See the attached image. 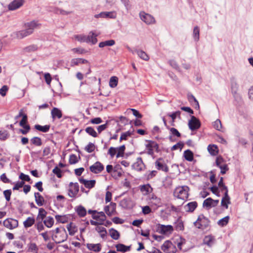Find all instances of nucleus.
<instances>
[{"instance_id":"obj_1","label":"nucleus","mask_w":253,"mask_h":253,"mask_svg":"<svg viewBox=\"0 0 253 253\" xmlns=\"http://www.w3.org/2000/svg\"><path fill=\"white\" fill-rule=\"evenodd\" d=\"M41 24L37 21L33 20L25 24V29L13 33V37L17 39H23L31 35L35 29L39 28Z\"/></svg>"},{"instance_id":"obj_30","label":"nucleus","mask_w":253,"mask_h":253,"mask_svg":"<svg viewBox=\"0 0 253 253\" xmlns=\"http://www.w3.org/2000/svg\"><path fill=\"white\" fill-rule=\"evenodd\" d=\"M67 229L69 231V235L71 236L74 235L77 231V227L71 222L67 225Z\"/></svg>"},{"instance_id":"obj_2","label":"nucleus","mask_w":253,"mask_h":253,"mask_svg":"<svg viewBox=\"0 0 253 253\" xmlns=\"http://www.w3.org/2000/svg\"><path fill=\"white\" fill-rule=\"evenodd\" d=\"M210 220L203 214L199 215L197 220L194 222L195 227L202 230L207 229L210 226Z\"/></svg>"},{"instance_id":"obj_45","label":"nucleus","mask_w":253,"mask_h":253,"mask_svg":"<svg viewBox=\"0 0 253 253\" xmlns=\"http://www.w3.org/2000/svg\"><path fill=\"white\" fill-rule=\"evenodd\" d=\"M200 30L198 26H195L193 30V38L195 41L197 42L199 40Z\"/></svg>"},{"instance_id":"obj_60","label":"nucleus","mask_w":253,"mask_h":253,"mask_svg":"<svg viewBox=\"0 0 253 253\" xmlns=\"http://www.w3.org/2000/svg\"><path fill=\"white\" fill-rule=\"evenodd\" d=\"M52 172L56 174L58 178L62 177L61 170L58 167H55L52 170Z\"/></svg>"},{"instance_id":"obj_17","label":"nucleus","mask_w":253,"mask_h":253,"mask_svg":"<svg viewBox=\"0 0 253 253\" xmlns=\"http://www.w3.org/2000/svg\"><path fill=\"white\" fill-rule=\"evenodd\" d=\"M80 183L83 184L87 188H92L94 187L96 181L95 180H87L83 178L79 179Z\"/></svg>"},{"instance_id":"obj_36","label":"nucleus","mask_w":253,"mask_h":253,"mask_svg":"<svg viewBox=\"0 0 253 253\" xmlns=\"http://www.w3.org/2000/svg\"><path fill=\"white\" fill-rule=\"evenodd\" d=\"M55 218L57 222L65 223L68 222V217L66 215H56Z\"/></svg>"},{"instance_id":"obj_57","label":"nucleus","mask_w":253,"mask_h":253,"mask_svg":"<svg viewBox=\"0 0 253 253\" xmlns=\"http://www.w3.org/2000/svg\"><path fill=\"white\" fill-rule=\"evenodd\" d=\"M78 162V158L75 154H72L70 156L69 163L71 165L75 164Z\"/></svg>"},{"instance_id":"obj_31","label":"nucleus","mask_w":253,"mask_h":253,"mask_svg":"<svg viewBox=\"0 0 253 253\" xmlns=\"http://www.w3.org/2000/svg\"><path fill=\"white\" fill-rule=\"evenodd\" d=\"M214 239L211 236H206L204 239V243L209 247H211L214 243Z\"/></svg>"},{"instance_id":"obj_41","label":"nucleus","mask_w":253,"mask_h":253,"mask_svg":"<svg viewBox=\"0 0 253 253\" xmlns=\"http://www.w3.org/2000/svg\"><path fill=\"white\" fill-rule=\"evenodd\" d=\"M76 211L78 214L81 217H84L86 214V211L85 209L82 206H79L77 208Z\"/></svg>"},{"instance_id":"obj_27","label":"nucleus","mask_w":253,"mask_h":253,"mask_svg":"<svg viewBox=\"0 0 253 253\" xmlns=\"http://www.w3.org/2000/svg\"><path fill=\"white\" fill-rule=\"evenodd\" d=\"M35 222V220L33 217H28L27 219L24 221L23 225L25 228L31 227Z\"/></svg>"},{"instance_id":"obj_58","label":"nucleus","mask_w":253,"mask_h":253,"mask_svg":"<svg viewBox=\"0 0 253 253\" xmlns=\"http://www.w3.org/2000/svg\"><path fill=\"white\" fill-rule=\"evenodd\" d=\"M152 189L151 186L149 185H143L141 187L140 190L141 192H145L146 194H147L150 192V190Z\"/></svg>"},{"instance_id":"obj_29","label":"nucleus","mask_w":253,"mask_h":253,"mask_svg":"<svg viewBox=\"0 0 253 253\" xmlns=\"http://www.w3.org/2000/svg\"><path fill=\"white\" fill-rule=\"evenodd\" d=\"M47 212L43 208H40L39 210L38 215L37 219L40 221H42L43 219L46 217Z\"/></svg>"},{"instance_id":"obj_47","label":"nucleus","mask_w":253,"mask_h":253,"mask_svg":"<svg viewBox=\"0 0 253 253\" xmlns=\"http://www.w3.org/2000/svg\"><path fill=\"white\" fill-rule=\"evenodd\" d=\"M229 219V217L228 216H226L218 220L217 223L219 225L223 227L228 223Z\"/></svg>"},{"instance_id":"obj_61","label":"nucleus","mask_w":253,"mask_h":253,"mask_svg":"<svg viewBox=\"0 0 253 253\" xmlns=\"http://www.w3.org/2000/svg\"><path fill=\"white\" fill-rule=\"evenodd\" d=\"M122 175V173L121 171H118L116 168H115L114 169L113 171V173H112V176L115 178H117L119 177H121Z\"/></svg>"},{"instance_id":"obj_37","label":"nucleus","mask_w":253,"mask_h":253,"mask_svg":"<svg viewBox=\"0 0 253 253\" xmlns=\"http://www.w3.org/2000/svg\"><path fill=\"white\" fill-rule=\"evenodd\" d=\"M115 44V42L113 40L106 41L100 42L99 43V47L100 48L104 47L106 46H113Z\"/></svg>"},{"instance_id":"obj_40","label":"nucleus","mask_w":253,"mask_h":253,"mask_svg":"<svg viewBox=\"0 0 253 253\" xmlns=\"http://www.w3.org/2000/svg\"><path fill=\"white\" fill-rule=\"evenodd\" d=\"M208 150L209 153L213 156L216 155L218 153V148L215 145H209Z\"/></svg>"},{"instance_id":"obj_62","label":"nucleus","mask_w":253,"mask_h":253,"mask_svg":"<svg viewBox=\"0 0 253 253\" xmlns=\"http://www.w3.org/2000/svg\"><path fill=\"white\" fill-rule=\"evenodd\" d=\"M25 184V182L23 181L17 182L13 187V190H17L20 188L22 187Z\"/></svg>"},{"instance_id":"obj_26","label":"nucleus","mask_w":253,"mask_h":253,"mask_svg":"<svg viewBox=\"0 0 253 253\" xmlns=\"http://www.w3.org/2000/svg\"><path fill=\"white\" fill-rule=\"evenodd\" d=\"M183 156L185 160L189 162H192L193 160V153L189 149L186 150L184 152Z\"/></svg>"},{"instance_id":"obj_56","label":"nucleus","mask_w":253,"mask_h":253,"mask_svg":"<svg viewBox=\"0 0 253 253\" xmlns=\"http://www.w3.org/2000/svg\"><path fill=\"white\" fill-rule=\"evenodd\" d=\"M213 126L214 128L218 130H220L222 127L221 121L219 119H217L215 122H214Z\"/></svg>"},{"instance_id":"obj_21","label":"nucleus","mask_w":253,"mask_h":253,"mask_svg":"<svg viewBox=\"0 0 253 253\" xmlns=\"http://www.w3.org/2000/svg\"><path fill=\"white\" fill-rule=\"evenodd\" d=\"M92 218L94 219H96L99 222H100L103 224V222L106 220V217L104 212L101 211L98 212L97 215L93 214Z\"/></svg>"},{"instance_id":"obj_4","label":"nucleus","mask_w":253,"mask_h":253,"mask_svg":"<svg viewBox=\"0 0 253 253\" xmlns=\"http://www.w3.org/2000/svg\"><path fill=\"white\" fill-rule=\"evenodd\" d=\"M156 231L162 235H169L173 232V228L170 225H165L158 224L156 226Z\"/></svg>"},{"instance_id":"obj_59","label":"nucleus","mask_w":253,"mask_h":253,"mask_svg":"<svg viewBox=\"0 0 253 253\" xmlns=\"http://www.w3.org/2000/svg\"><path fill=\"white\" fill-rule=\"evenodd\" d=\"M27 116L26 114H25L22 117V120L19 122V125L20 126H27Z\"/></svg>"},{"instance_id":"obj_39","label":"nucleus","mask_w":253,"mask_h":253,"mask_svg":"<svg viewBox=\"0 0 253 253\" xmlns=\"http://www.w3.org/2000/svg\"><path fill=\"white\" fill-rule=\"evenodd\" d=\"M31 143L36 146H41L42 145V141L41 138L35 136L30 140Z\"/></svg>"},{"instance_id":"obj_44","label":"nucleus","mask_w":253,"mask_h":253,"mask_svg":"<svg viewBox=\"0 0 253 253\" xmlns=\"http://www.w3.org/2000/svg\"><path fill=\"white\" fill-rule=\"evenodd\" d=\"M88 37L89 38V42H91L93 44H94L97 42V39L96 38L97 35H95L92 32L89 33Z\"/></svg>"},{"instance_id":"obj_53","label":"nucleus","mask_w":253,"mask_h":253,"mask_svg":"<svg viewBox=\"0 0 253 253\" xmlns=\"http://www.w3.org/2000/svg\"><path fill=\"white\" fill-rule=\"evenodd\" d=\"M11 193L12 192L10 189L6 190L3 191V195L7 202H9L10 200Z\"/></svg>"},{"instance_id":"obj_34","label":"nucleus","mask_w":253,"mask_h":253,"mask_svg":"<svg viewBox=\"0 0 253 253\" xmlns=\"http://www.w3.org/2000/svg\"><path fill=\"white\" fill-rule=\"evenodd\" d=\"M44 225L48 228H50L54 224L53 218L51 216H47L43 220Z\"/></svg>"},{"instance_id":"obj_35","label":"nucleus","mask_w":253,"mask_h":253,"mask_svg":"<svg viewBox=\"0 0 253 253\" xmlns=\"http://www.w3.org/2000/svg\"><path fill=\"white\" fill-rule=\"evenodd\" d=\"M75 39L80 42H84L86 43L89 42V38L88 36L85 35H76L75 36Z\"/></svg>"},{"instance_id":"obj_6","label":"nucleus","mask_w":253,"mask_h":253,"mask_svg":"<svg viewBox=\"0 0 253 253\" xmlns=\"http://www.w3.org/2000/svg\"><path fill=\"white\" fill-rule=\"evenodd\" d=\"M79 191V185L78 183L70 182L68 189V195L71 198H75Z\"/></svg>"},{"instance_id":"obj_55","label":"nucleus","mask_w":253,"mask_h":253,"mask_svg":"<svg viewBox=\"0 0 253 253\" xmlns=\"http://www.w3.org/2000/svg\"><path fill=\"white\" fill-rule=\"evenodd\" d=\"M180 114H181L180 111H176V112L173 113L172 114L169 115V117H170L171 118V119L172 120V123L171 124L172 126H174L173 122H174V120L175 119L176 117H178L179 118L180 117Z\"/></svg>"},{"instance_id":"obj_15","label":"nucleus","mask_w":253,"mask_h":253,"mask_svg":"<svg viewBox=\"0 0 253 253\" xmlns=\"http://www.w3.org/2000/svg\"><path fill=\"white\" fill-rule=\"evenodd\" d=\"M155 167L158 170H161L165 172L169 170V168L162 159H159L155 162Z\"/></svg>"},{"instance_id":"obj_9","label":"nucleus","mask_w":253,"mask_h":253,"mask_svg":"<svg viewBox=\"0 0 253 253\" xmlns=\"http://www.w3.org/2000/svg\"><path fill=\"white\" fill-rule=\"evenodd\" d=\"M61 235L60 238L57 235L52 234V238L56 243H60L64 242L67 239L68 235L66 231L64 228L62 229V232L61 233Z\"/></svg>"},{"instance_id":"obj_54","label":"nucleus","mask_w":253,"mask_h":253,"mask_svg":"<svg viewBox=\"0 0 253 253\" xmlns=\"http://www.w3.org/2000/svg\"><path fill=\"white\" fill-rule=\"evenodd\" d=\"M38 47L36 45H31L24 48V51L25 52H32L35 51L37 49Z\"/></svg>"},{"instance_id":"obj_8","label":"nucleus","mask_w":253,"mask_h":253,"mask_svg":"<svg viewBox=\"0 0 253 253\" xmlns=\"http://www.w3.org/2000/svg\"><path fill=\"white\" fill-rule=\"evenodd\" d=\"M117 17V14L115 11L110 12H102L99 14H95L94 17L96 18H109L111 19H115Z\"/></svg>"},{"instance_id":"obj_10","label":"nucleus","mask_w":253,"mask_h":253,"mask_svg":"<svg viewBox=\"0 0 253 253\" xmlns=\"http://www.w3.org/2000/svg\"><path fill=\"white\" fill-rule=\"evenodd\" d=\"M116 204L111 202L110 204L104 207V211L108 216H111L116 212Z\"/></svg>"},{"instance_id":"obj_42","label":"nucleus","mask_w":253,"mask_h":253,"mask_svg":"<svg viewBox=\"0 0 253 253\" xmlns=\"http://www.w3.org/2000/svg\"><path fill=\"white\" fill-rule=\"evenodd\" d=\"M85 131L86 133H87L89 135H91L93 137H97V132L94 129V128L91 126L87 127L85 129Z\"/></svg>"},{"instance_id":"obj_19","label":"nucleus","mask_w":253,"mask_h":253,"mask_svg":"<svg viewBox=\"0 0 253 253\" xmlns=\"http://www.w3.org/2000/svg\"><path fill=\"white\" fill-rule=\"evenodd\" d=\"M197 206L198 204L196 202H191L184 206V209L186 211L193 212L197 207Z\"/></svg>"},{"instance_id":"obj_16","label":"nucleus","mask_w":253,"mask_h":253,"mask_svg":"<svg viewBox=\"0 0 253 253\" xmlns=\"http://www.w3.org/2000/svg\"><path fill=\"white\" fill-rule=\"evenodd\" d=\"M132 167L133 169L137 171L142 170L145 168V165L142 158L140 157L137 158L136 161L132 165Z\"/></svg>"},{"instance_id":"obj_28","label":"nucleus","mask_w":253,"mask_h":253,"mask_svg":"<svg viewBox=\"0 0 253 253\" xmlns=\"http://www.w3.org/2000/svg\"><path fill=\"white\" fill-rule=\"evenodd\" d=\"M87 63H88V61L85 59L82 58H74L72 59L71 65L72 66H73L74 65H78L80 63L85 64Z\"/></svg>"},{"instance_id":"obj_12","label":"nucleus","mask_w":253,"mask_h":253,"mask_svg":"<svg viewBox=\"0 0 253 253\" xmlns=\"http://www.w3.org/2000/svg\"><path fill=\"white\" fill-rule=\"evenodd\" d=\"M140 17L141 19L147 24H151L155 22L154 17L149 14L140 12Z\"/></svg>"},{"instance_id":"obj_24","label":"nucleus","mask_w":253,"mask_h":253,"mask_svg":"<svg viewBox=\"0 0 253 253\" xmlns=\"http://www.w3.org/2000/svg\"><path fill=\"white\" fill-rule=\"evenodd\" d=\"M133 53H136L141 59L147 61L149 59V56L143 50L136 49Z\"/></svg>"},{"instance_id":"obj_11","label":"nucleus","mask_w":253,"mask_h":253,"mask_svg":"<svg viewBox=\"0 0 253 253\" xmlns=\"http://www.w3.org/2000/svg\"><path fill=\"white\" fill-rule=\"evenodd\" d=\"M3 225L10 229L15 228L18 226V221L13 219H7L3 222Z\"/></svg>"},{"instance_id":"obj_64","label":"nucleus","mask_w":253,"mask_h":253,"mask_svg":"<svg viewBox=\"0 0 253 253\" xmlns=\"http://www.w3.org/2000/svg\"><path fill=\"white\" fill-rule=\"evenodd\" d=\"M183 147V144L182 142H178L177 144L174 145L171 148L172 151L180 149L181 150Z\"/></svg>"},{"instance_id":"obj_51","label":"nucleus","mask_w":253,"mask_h":253,"mask_svg":"<svg viewBox=\"0 0 253 253\" xmlns=\"http://www.w3.org/2000/svg\"><path fill=\"white\" fill-rule=\"evenodd\" d=\"M95 149V145L92 143H89L87 146L85 147V150L88 153L92 152Z\"/></svg>"},{"instance_id":"obj_63","label":"nucleus","mask_w":253,"mask_h":253,"mask_svg":"<svg viewBox=\"0 0 253 253\" xmlns=\"http://www.w3.org/2000/svg\"><path fill=\"white\" fill-rule=\"evenodd\" d=\"M19 178L20 179H21L22 181H23L24 182V181H28L29 182L31 180V179H30V178L29 175L25 174L23 173H21L20 174Z\"/></svg>"},{"instance_id":"obj_33","label":"nucleus","mask_w":253,"mask_h":253,"mask_svg":"<svg viewBox=\"0 0 253 253\" xmlns=\"http://www.w3.org/2000/svg\"><path fill=\"white\" fill-rule=\"evenodd\" d=\"M203 205V207H206L208 209L211 207H214V206H213V199L211 198H208L206 199L204 201Z\"/></svg>"},{"instance_id":"obj_48","label":"nucleus","mask_w":253,"mask_h":253,"mask_svg":"<svg viewBox=\"0 0 253 253\" xmlns=\"http://www.w3.org/2000/svg\"><path fill=\"white\" fill-rule=\"evenodd\" d=\"M188 98L190 102H192V101L194 102V103L195 104V108L196 109L199 108L200 106H199L198 101L192 94H188Z\"/></svg>"},{"instance_id":"obj_22","label":"nucleus","mask_w":253,"mask_h":253,"mask_svg":"<svg viewBox=\"0 0 253 253\" xmlns=\"http://www.w3.org/2000/svg\"><path fill=\"white\" fill-rule=\"evenodd\" d=\"M86 247L88 250L95 252H99L101 249V246L100 244H87Z\"/></svg>"},{"instance_id":"obj_18","label":"nucleus","mask_w":253,"mask_h":253,"mask_svg":"<svg viewBox=\"0 0 253 253\" xmlns=\"http://www.w3.org/2000/svg\"><path fill=\"white\" fill-rule=\"evenodd\" d=\"M51 117L53 120L56 119H60L62 117V113L61 110L56 107H54L51 111Z\"/></svg>"},{"instance_id":"obj_52","label":"nucleus","mask_w":253,"mask_h":253,"mask_svg":"<svg viewBox=\"0 0 253 253\" xmlns=\"http://www.w3.org/2000/svg\"><path fill=\"white\" fill-rule=\"evenodd\" d=\"M23 129H19V131L23 135L27 134L30 131L31 127L29 125L22 126Z\"/></svg>"},{"instance_id":"obj_13","label":"nucleus","mask_w":253,"mask_h":253,"mask_svg":"<svg viewBox=\"0 0 253 253\" xmlns=\"http://www.w3.org/2000/svg\"><path fill=\"white\" fill-rule=\"evenodd\" d=\"M25 2V0H14L8 5V9L10 10H15L21 7Z\"/></svg>"},{"instance_id":"obj_23","label":"nucleus","mask_w":253,"mask_h":253,"mask_svg":"<svg viewBox=\"0 0 253 253\" xmlns=\"http://www.w3.org/2000/svg\"><path fill=\"white\" fill-rule=\"evenodd\" d=\"M115 247L117 251L125 253L130 250V246H127L122 244L116 245Z\"/></svg>"},{"instance_id":"obj_32","label":"nucleus","mask_w":253,"mask_h":253,"mask_svg":"<svg viewBox=\"0 0 253 253\" xmlns=\"http://www.w3.org/2000/svg\"><path fill=\"white\" fill-rule=\"evenodd\" d=\"M35 128L37 130L43 132H48L50 128L49 125H45L44 126H41L40 125H36L35 126Z\"/></svg>"},{"instance_id":"obj_46","label":"nucleus","mask_w":253,"mask_h":253,"mask_svg":"<svg viewBox=\"0 0 253 253\" xmlns=\"http://www.w3.org/2000/svg\"><path fill=\"white\" fill-rule=\"evenodd\" d=\"M118 84V78L116 77H112L110 79L109 85L111 87H115Z\"/></svg>"},{"instance_id":"obj_20","label":"nucleus","mask_w":253,"mask_h":253,"mask_svg":"<svg viewBox=\"0 0 253 253\" xmlns=\"http://www.w3.org/2000/svg\"><path fill=\"white\" fill-rule=\"evenodd\" d=\"M35 201L39 206H42L44 203L43 197L39 193L35 192L34 194Z\"/></svg>"},{"instance_id":"obj_43","label":"nucleus","mask_w":253,"mask_h":253,"mask_svg":"<svg viewBox=\"0 0 253 253\" xmlns=\"http://www.w3.org/2000/svg\"><path fill=\"white\" fill-rule=\"evenodd\" d=\"M147 143L146 144V148L147 149V154L149 155L152 156L154 154V151L152 146V144L150 143L151 140H147Z\"/></svg>"},{"instance_id":"obj_38","label":"nucleus","mask_w":253,"mask_h":253,"mask_svg":"<svg viewBox=\"0 0 253 253\" xmlns=\"http://www.w3.org/2000/svg\"><path fill=\"white\" fill-rule=\"evenodd\" d=\"M109 233L111 238L114 240H118L120 238V235L119 232L114 228H111L109 230Z\"/></svg>"},{"instance_id":"obj_14","label":"nucleus","mask_w":253,"mask_h":253,"mask_svg":"<svg viewBox=\"0 0 253 253\" xmlns=\"http://www.w3.org/2000/svg\"><path fill=\"white\" fill-rule=\"evenodd\" d=\"M89 169L91 172L94 173H98L103 170L104 166L100 162H96L90 167Z\"/></svg>"},{"instance_id":"obj_7","label":"nucleus","mask_w":253,"mask_h":253,"mask_svg":"<svg viewBox=\"0 0 253 253\" xmlns=\"http://www.w3.org/2000/svg\"><path fill=\"white\" fill-rule=\"evenodd\" d=\"M201 126L200 121L194 116L191 117V119L189 121L188 126L191 130H194L198 129Z\"/></svg>"},{"instance_id":"obj_3","label":"nucleus","mask_w":253,"mask_h":253,"mask_svg":"<svg viewBox=\"0 0 253 253\" xmlns=\"http://www.w3.org/2000/svg\"><path fill=\"white\" fill-rule=\"evenodd\" d=\"M189 188L187 186L177 187L174 191V195L178 199L185 200L188 198Z\"/></svg>"},{"instance_id":"obj_5","label":"nucleus","mask_w":253,"mask_h":253,"mask_svg":"<svg viewBox=\"0 0 253 253\" xmlns=\"http://www.w3.org/2000/svg\"><path fill=\"white\" fill-rule=\"evenodd\" d=\"M239 85L237 82L236 80L233 78L231 80V88L232 93L234 98L238 101L241 100V96L238 93Z\"/></svg>"},{"instance_id":"obj_49","label":"nucleus","mask_w":253,"mask_h":253,"mask_svg":"<svg viewBox=\"0 0 253 253\" xmlns=\"http://www.w3.org/2000/svg\"><path fill=\"white\" fill-rule=\"evenodd\" d=\"M131 135H132V132L129 131H127L124 133H123L121 134V136L120 137V141H121L122 140H126L127 139V137L128 136H130Z\"/></svg>"},{"instance_id":"obj_50","label":"nucleus","mask_w":253,"mask_h":253,"mask_svg":"<svg viewBox=\"0 0 253 253\" xmlns=\"http://www.w3.org/2000/svg\"><path fill=\"white\" fill-rule=\"evenodd\" d=\"M167 128L170 130L171 134L172 135H173L174 136H176L178 137H179L181 136V134L176 128H175L174 127L169 128V126H167Z\"/></svg>"},{"instance_id":"obj_25","label":"nucleus","mask_w":253,"mask_h":253,"mask_svg":"<svg viewBox=\"0 0 253 253\" xmlns=\"http://www.w3.org/2000/svg\"><path fill=\"white\" fill-rule=\"evenodd\" d=\"M173 248V244L169 241H166L162 246L161 249L165 253H168L169 250Z\"/></svg>"}]
</instances>
